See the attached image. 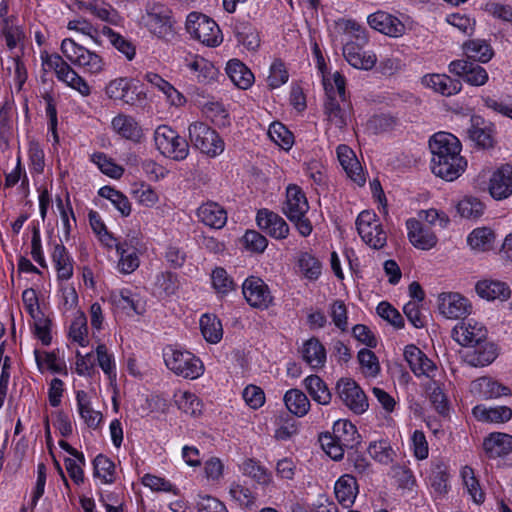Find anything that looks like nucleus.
<instances>
[{
  "instance_id": "1",
  "label": "nucleus",
  "mask_w": 512,
  "mask_h": 512,
  "mask_svg": "<svg viewBox=\"0 0 512 512\" xmlns=\"http://www.w3.org/2000/svg\"><path fill=\"white\" fill-rule=\"evenodd\" d=\"M308 210L309 204L305 193L299 186L289 185L282 211L303 237L309 236L313 230L311 221L306 217Z\"/></svg>"
},
{
  "instance_id": "2",
  "label": "nucleus",
  "mask_w": 512,
  "mask_h": 512,
  "mask_svg": "<svg viewBox=\"0 0 512 512\" xmlns=\"http://www.w3.org/2000/svg\"><path fill=\"white\" fill-rule=\"evenodd\" d=\"M145 27L157 38L171 42L176 37L171 11L161 4L148 6L142 17Z\"/></svg>"
},
{
  "instance_id": "3",
  "label": "nucleus",
  "mask_w": 512,
  "mask_h": 512,
  "mask_svg": "<svg viewBox=\"0 0 512 512\" xmlns=\"http://www.w3.org/2000/svg\"><path fill=\"white\" fill-rule=\"evenodd\" d=\"M154 141L160 153L176 161L187 158L189 144L168 125H160L154 132Z\"/></svg>"
},
{
  "instance_id": "4",
  "label": "nucleus",
  "mask_w": 512,
  "mask_h": 512,
  "mask_svg": "<svg viewBox=\"0 0 512 512\" xmlns=\"http://www.w3.org/2000/svg\"><path fill=\"white\" fill-rule=\"evenodd\" d=\"M351 29L355 31V40H350L343 46V56L354 68L363 70L372 69L377 58L375 54L363 51V47L368 42L365 30L356 23L351 24Z\"/></svg>"
},
{
  "instance_id": "5",
  "label": "nucleus",
  "mask_w": 512,
  "mask_h": 512,
  "mask_svg": "<svg viewBox=\"0 0 512 512\" xmlns=\"http://www.w3.org/2000/svg\"><path fill=\"white\" fill-rule=\"evenodd\" d=\"M164 361L168 369L186 379L199 378L204 372L201 360L187 351L170 348L164 352Z\"/></svg>"
},
{
  "instance_id": "6",
  "label": "nucleus",
  "mask_w": 512,
  "mask_h": 512,
  "mask_svg": "<svg viewBox=\"0 0 512 512\" xmlns=\"http://www.w3.org/2000/svg\"><path fill=\"white\" fill-rule=\"evenodd\" d=\"M61 51L72 64L82 67L91 74L100 73L104 68V61L101 56L77 44L71 38L62 41Z\"/></svg>"
},
{
  "instance_id": "7",
  "label": "nucleus",
  "mask_w": 512,
  "mask_h": 512,
  "mask_svg": "<svg viewBox=\"0 0 512 512\" xmlns=\"http://www.w3.org/2000/svg\"><path fill=\"white\" fill-rule=\"evenodd\" d=\"M186 30L193 38L209 47L217 46L222 41L219 26L201 13L192 12L188 15Z\"/></svg>"
},
{
  "instance_id": "8",
  "label": "nucleus",
  "mask_w": 512,
  "mask_h": 512,
  "mask_svg": "<svg viewBox=\"0 0 512 512\" xmlns=\"http://www.w3.org/2000/svg\"><path fill=\"white\" fill-rule=\"evenodd\" d=\"M189 140L194 148L211 157L217 156L224 150V142L218 133L203 122L190 124Z\"/></svg>"
},
{
  "instance_id": "9",
  "label": "nucleus",
  "mask_w": 512,
  "mask_h": 512,
  "mask_svg": "<svg viewBox=\"0 0 512 512\" xmlns=\"http://www.w3.org/2000/svg\"><path fill=\"white\" fill-rule=\"evenodd\" d=\"M356 229L361 239L371 248L382 249L387 242V235L382 224L373 211L364 210L356 219Z\"/></svg>"
},
{
  "instance_id": "10",
  "label": "nucleus",
  "mask_w": 512,
  "mask_h": 512,
  "mask_svg": "<svg viewBox=\"0 0 512 512\" xmlns=\"http://www.w3.org/2000/svg\"><path fill=\"white\" fill-rule=\"evenodd\" d=\"M336 394L343 404L355 414H363L369 407L366 394L351 378H340L337 381Z\"/></svg>"
},
{
  "instance_id": "11",
  "label": "nucleus",
  "mask_w": 512,
  "mask_h": 512,
  "mask_svg": "<svg viewBox=\"0 0 512 512\" xmlns=\"http://www.w3.org/2000/svg\"><path fill=\"white\" fill-rule=\"evenodd\" d=\"M242 293L247 303L253 308L264 310L273 302L268 285L256 276H250L243 282Z\"/></svg>"
},
{
  "instance_id": "12",
  "label": "nucleus",
  "mask_w": 512,
  "mask_h": 512,
  "mask_svg": "<svg viewBox=\"0 0 512 512\" xmlns=\"http://www.w3.org/2000/svg\"><path fill=\"white\" fill-rule=\"evenodd\" d=\"M324 85L327 96L324 103V112L327 116V120L337 128L343 130L350 121L352 107L350 103L347 102H343L341 106L333 96L334 87L331 85L329 88L326 83H324Z\"/></svg>"
},
{
  "instance_id": "13",
  "label": "nucleus",
  "mask_w": 512,
  "mask_h": 512,
  "mask_svg": "<svg viewBox=\"0 0 512 512\" xmlns=\"http://www.w3.org/2000/svg\"><path fill=\"white\" fill-rule=\"evenodd\" d=\"M461 358L471 367H484L491 364L497 357L494 343L484 340L460 351Z\"/></svg>"
},
{
  "instance_id": "14",
  "label": "nucleus",
  "mask_w": 512,
  "mask_h": 512,
  "mask_svg": "<svg viewBox=\"0 0 512 512\" xmlns=\"http://www.w3.org/2000/svg\"><path fill=\"white\" fill-rule=\"evenodd\" d=\"M432 159L441 163L442 159L451 156H461V143L459 139L447 132L434 134L429 141Z\"/></svg>"
},
{
  "instance_id": "15",
  "label": "nucleus",
  "mask_w": 512,
  "mask_h": 512,
  "mask_svg": "<svg viewBox=\"0 0 512 512\" xmlns=\"http://www.w3.org/2000/svg\"><path fill=\"white\" fill-rule=\"evenodd\" d=\"M438 309L446 318L458 319L469 315L472 307L468 299L459 293H443L439 295Z\"/></svg>"
},
{
  "instance_id": "16",
  "label": "nucleus",
  "mask_w": 512,
  "mask_h": 512,
  "mask_svg": "<svg viewBox=\"0 0 512 512\" xmlns=\"http://www.w3.org/2000/svg\"><path fill=\"white\" fill-rule=\"evenodd\" d=\"M449 71L474 86L484 85L488 80L486 70L477 63L469 60H455L449 64Z\"/></svg>"
},
{
  "instance_id": "17",
  "label": "nucleus",
  "mask_w": 512,
  "mask_h": 512,
  "mask_svg": "<svg viewBox=\"0 0 512 512\" xmlns=\"http://www.w3.org/2000/svg\"><path fill=\"white\" fill-rule=\"evenodd\" d=\"M256 221L261 230L275 239H285L289 234V226L286 221L268 209H260L257 212Z\"/></svg>"
},
{
  "instance_id": "18",
  "label": "nucleus",
  "mask_w": 512,
  "mask_h": 512,
  "mask_svg": "<svg viewBox=\"0 0 512 512\" xmlns=\"http://www.w3.org/2000/svg\"><path fill=\"white\" fill-rule=\"evenodd\" d=\"M367 21L371 28L390 37H399L405 32V25L397 17L383 11L369 15Z\"/></svg>"
},
{
  "instance_id": "19",
  "label": "nucleus",
  "mask_w": 512,
  "mask_h": 512,
  "mask_svg": "<svg viewBox=\"0 0 512 512\" xmlns=\"http://www.w3.org/2000/svg\"><path fill=\"white\" fill-rule=\"evenodd\" d=\"M452 338L467 348L487 340V330L479 323L462 322L453 328Z\"/></svg>"
},
{
  "instance_id": "20",
  "label": "nucleus",
  "mask_w": 512,
  "mask_h": 512,
  "mask_svg": "<svg viewBox=\"0 0 512 512\" xmlns=\"http://www.w3.org/2000/svg\"><path fill=\"white\" fill-rule=\"evenodd\" d=\"M466 167L467 161L463 156L445 157L441 163L437 159H431L432 172L446 181H454L460 177Z\"/></svg>"
},
{
  "instance_id": "21",
  "label": "nucleus",
  "mask_w": 512,
  "mask_h": 512,
  "mask_svg": "<svg viewBox=\"0 0 512 512\" xmlns=\"http://www.w3.org/2000/svg\"><path fill=\"white\" fill-rule=\"evenodd\" d=\"M489 192L496 200L506 199L512 195V165L505 164L493 173Z\"/></svg>"
},
{
  "instance_id": "22",
  "label": "nucleus",
  "mask_w": 512,
  "mask_h": 512,
  "mask_svg": "<svg viewBox=\"0 0 512 512\" xmlns=\"http://www.w3.org/2000/svg\"><path fill=\"white\" fill-rule=\"evenodd\" d=\"M408 238L411 244L421 250H429L437 243L436 235L419 220H407Z\"/></svg>"
},
{
  "instance_id": "23",
  "label": "nucleus",
  "mask_w": 512,
  "mask_h": 512,
  "mask_svg": "<svg viewBox=\"0 0 512 512\" xmlns=\"http://www.w3.org/2000/svg\"><path fill=\"white\" fill-rule=\"evenodd\" d=\"M404 357L416 376H430L431 372L436 369L434 362L415 345L411 344L405 347Z\"/></svg>"
},
{
  "instance_id": "24",
  "label": "nucleus",
  "mask_w": 512,
  "mask_h": 512,
  "mask_svg": "<svg viewBox=\"0 0 512 512\" xmlns=\"http://www.w3.org/2000/svg\"><path fill=\"white\" fill-rule=\"evenodd\" d=\"M199 220L211 228L220 229L227 222L226 210L217 202L208 201L197 210Z\"/></svg>"
},
{
  "instance_id": "25",
  "label": "nucleus",
  "mask_w": 512,
  "mask_h": 512,
  "mask_svg": "<svg viewBox=\"0 0 512 512\" xmlns=\"http://www.w3.org/2000/svg\"><path fill=\"white\" fill-rule=\"evenodd\" d=\"M331 435L347 449H357L361 444V435L356 426L348 420H337L333 425Z\"/></svg>"
},
{
  "instance_id": "26",
  "label": "nucleus",
  "mask_w": 512,
  "mask_h": 512,
  "mask_svg": "<svg viewBox=\"0 0 512 512\" xmlns=\"http://www.w3.org/2000/svg\"><path fill=\"white\" fill-rule=\"evenodd\" d=\"M113 130L122 138L139 143L143 137V130L138 122L129 115L119 114L112 120Z\"/></svg>"
},
{
  "instance_id": "27",
  "label": "nucleus",
  "mask_w": 512,
  "mask_h": 512,
  "mask_svg": "<svg viewBox=\"0 0 512 512\" xmlns=\"http://www.w3.org/2000/svg\"><path fill=\"white\" fill-rule=\"evenodd\" d=\"M484 451L489 458H498L512 452V436L506 433H491L483 442Z\"/></svg>"
},
{
  "instance_id": "28",
  "label": "nucleus",
  "mask_w": 512,
  "mask_h": 512,
  "mask_svg": "<svg viewBox=\"0 0 512 512\" xmlns=\"http://www.w3.org/2000/svg\"><path fill=\"white\" fill-rule=\"evenodd\" d=\"M477 294L488 301L507 300L511 295L509 286L499 280L484 279L478 281L475 286Z\"/></svg>"
},
{
  "instance_id": "29",
  "label": "nucleus",
  "mask_w": 512,
  "mask_h": 512,
  "mask_svg": "<svg viewBox=\"0 0 512 512\" xmlns=\"http://www.w3.org/2000/svg\"><path fill=\"white\" fill-rule=\"evenodd\" d=\"M334 491L338 502L344 507H350L358 493L357 481L352 475L345 474L336 481Z\"/></svg>"
},
{
  "instance_id": "30",
  "label": "nucleus",
  "mask_w": 512,
  "mask_h": 512,
  "mask_svg": "<svg viewBox=\"0 0 512 512\" xmlns=\"http://www.w3.org/2000/svg\"><path fill=\"white\" fill-rule=\"evenodd\" d=\"M423 83L444 96H451L461 90V82L445 74H432L424 76Z\"/></svg>"
},
{
  "instance_id": "31",
  "label": "nucleus",
  "mask_w": 512,
  "mask_h": 512,
  "mask_svg": "<svg viewBox=\"0 0 512 512\" xmlns=\"http://www.w3.org/2000/svg\"><path fill=\"white\" fill-rule=\"evenodd\" d=\"M471 391L484 399L497 398L508 395L510 389L488 377H481L472 382Z\"/></svg>"
},
{
  "instance_id": "32",
  "label": "nucleus",
  "mask_w": 512,
  "mask_h": 512,
  "mask_svg": "<svg viewBox=\"0 0 512 512\" xmlns=\"http://www.w3.org/2000/svg\"><path fill=\"white\" fill-rule=\"evenodd\" d=\"M226 73L231 81L243 90L248 89L254 82L251 70L238 59H232L227 63Z\"/></svg>"
},
{
  "instance_id": "33",
  "label": "nucleus",
  "mask_w": 512,
  "mask_h": 512,
  "mask_svg": "<svg viewBox=\"0 0 512 512\" xmlns=\"http://www.w3.org/2000/svg\"><path fill=\"white\" fill-rule=\"evenodd\" d=\"M304 387L311 398L320 405H328L332 399V393L326 383L318 375H310L303 381Z\"/></svg>"
},
{
  "instance_id": "34",
  "label": "nucleus",
  "mask_w": 512,
  "mask_h": 512,
  "mask_svg": "<svg viewBox=\"0 0 512 512\" xmlns=\"http://www.w3.org/2000/svg\"><path fill=\"white\" fill-rule=\"evenodd\" d=\"M463 49L467 55V60L473 62L486 63L491 60L494 51L487 41L482 39H473L463 44Z\"/></svg>"
},
{
  "instance_id": "35",
  "label": "nucleus",
  "mask_w": 512,
  "mask_h": 512,
  "mask_svg": "<svg viewBox=\"0 0 512 512\" xmlns=\"http://www.w3.org/2000/svg\"><path fill=\"white\" fill-rule=\"evenodd\" d=\"M302 357L312 368H321L326 361V350L318 339L311 338L303 345Z\"/></svg>"
},
{
  "instance_id": "36",
  "label": "nucleus",
  "mask_w": 512,
  "mask_h": 512,
  "mask_svg": "<svg viewBox=\"0 0 512 512\" xmlns=\"http://www.w3.org/2000/svg\"><path fill=\"white\" fill-rule=\"evenodd\" d=\"M52 260L57 270L59 280H68L73 276V259L62 244H56L52 253Z\"/></svg>"
},
{
  "instance_id": "37",
  "label": "nucleus",
  "mask_w": 512,
  "mask_h": 512,
  "mask_svg": "<svg viewBox=\"0 0 512 512\" xmlns=\"http://www.w3.org/2000/svg\"><path fill=\"white\" fill-rule=\"evenodd\" d=\"M284 403L287 409L297 417L305 416L310 410V401L299 389H290L284 395Z\"/></svg>"
},
{
  "instance_id": "38",
  "label": "nucleus",
  "mask_w": 512,
  "mask_h": 512,
  "mask_svg": "<svg viewBox=\"0 0 512 512\" xmlns=\"http://www.w3.org/2000/svg\"><path fill=\"white\" fill-rule=\"evenodd\" d=\"M473 415L481 421L503 423L511 419L512 409L507 406L486 408L477 405L473 408Z\"/></svg>"
},
{
  "instance_id": "39",
  "label": "nucleus",
  "mask_w": 512,
  "mask_h": 512,
  "mask_svg": "<svg viewBox=\"0 0 512 512\" xmlns=\"http://www.w3.org/2000/svg\"><path fill=\"white\" fill-rule=\"evenodd\" d=\"M200 329L203 337L209 343H218L223 336L221 321L215 315L204 314L200 318Z\"/></svg>"
},
{
  "instance_id": "40",
  "label": "nucleus",
  "mask_w": 512,
  "mask_h": 512,
  "mask_svg": "<svg viewBox=\"0 0 512 512\" xmlns=\"http://www.w3.org/2000/svg\"><path fill=\"white\" fill-rule=\"evenodd\" d=\"M76 400L78 404L79 413L90 428H97L102 420V414L99 411H95L90 406L87 393L80 390L76 394Z\"/></svg>"
},
{
  "instance_id": "41",
  "label": "nucleus",
  "mask_w": 512,
  "mask_h": 512,
  "mask_svg": "<svg viewBox=\"0 0 512 512\" xmlns=\"http://www.w3.org/2000/svg\"><path fill=\"white\" fill-rule=\"evenodd\" d=\"M469 138L482 149H490L495 145L494 130L491 127H479L478 122L472 123L468 129Z\"/></svg>"
},
{
  "instance_id": "42",
  "label": "nucleus",
  "mask_w": 512,
  "mask_h": 512,
  "mask_svg": "<svg viewBox=\"0 0 512 512\" xmlns=\"http://www.w3.org/2000/svg\"><path fill=\"white\" fill-rule=\"evenodd\" d=\"M462 218L477 219L483 215L485 205L476 197L465 196L456 206Z\"/></svg>"
},
{
  "instance_id": "43",
  "label": "nucleus",
  "mask_w": 512,
  "mask_h": 512,
  "mask_svg": "<svg viewBox=\"0 0 512 512\" xmlns=\"http://www.w3.org/2000/svg\"><path fill=\"white\" fill-rule=\"evenodd\" d=\"M495 239L494 232L487 227L474 229L468 236V243L473 249L486 251L492 248Z\"/></svg>"
},
{
  "instance_id": "44",
  "label": "nucleus",
  "mask_w": 512,
  "mask_h": 512,
  "mask_svg": "<svg viewBox=\"0 0 512 512\" xmlns=\"http://www.w3.org/2000/svg\"><path fill=\"white\" fill-rule=\"evenodd\" d=\"M93 474L102 479L104 483H113L115 474L114 463L103 454H99L93 460Z\"/></svg>"
},
{
  "instance_id": "45",
  "label": "nucleus",
  "mask_w": 512,
  "mask_h": 512,
  "mask_svg": "<svg viewBox=\"0 0 512 512\" xmlns=\"http://www.w3.org/2000/svg\"><path fill=\"white\" fill-rule=\"evenodd\" d=\"M273 142L285 150H289L294 143L293 134L280 122H273L268 130Z\"/></svg>"
},
{
  "instance_id": "46",
  "label": "nucleus",
  "mask_w": 512,
  "mask_h": 512,
  "mask_svg": "<svg viewBox=\"0 0 512 512\" xmlns=\"http://www.w3.org/2000/svg\"><path fill=\"white\" fill-rule=\"evenodd\" d=\"M299 267L303 275L309 280H317L321 275V262L308 252H302L299 256Z\"/></svg>"
},
{
  "instance_id": "47",
  "label": "nucleus",
  "mask_w": 512,
  "mask_h": 512,
  "mask_svg": "<svg viewBox=\"0 0 512 512\" xmlns=\"http://www.w3.org/2000/svg\"><path fill=\"white\" fill-rule=\"evenodd\" d=\"M145 79L152 85L158 87L171 101L172 104H181L183 96L166 80L155 73H147Z\"/></svg>"
},
{
  "instance_id": "48",
  "label": "nucleus",
  "mask_w": 512,
  "mask_h": 512,
  "mask_svg": "<svg viewBox=\"0 0 512 512\" xmlns=\"http://www.w3.org/2000/svg\"><path fill=\"white\" fill-rule=\"evenodd\" d=\"M319 441L324 452L334 461H340L344 456V451L347 449L339 443L331 433L326 432L319 436Z\"/></svg>"
},
{
  "instance_id": "49",
  "label": "nucleus",
  "mask_w": 512,
  "mask_h": 512,
  "mask_svg": "<svg viewBox=\"0 0 512 512\" xmlns=\"http://www.w3.org/2000/svg\"><path fill=\"white\" fill-rule=\"evenodd\" d=\"M125 245L126 243H118L115 244V247L117 253L120 255L118 262L119 270L122 273L129 274L139 267V258L135 252L128 253L124 248Z\"/></svg>"
},
{
  "instance_id": "50",
  "label": "nucleus",
  "mask_w": 512,
  "mask_h": 512,
  "mask_svg": "<svg viewBox=\"0 0 512 512\" xmlns=\"http://www.w3.org/2000/svg\"><path fill=\"white\" fill-rule=\"evenodd\" d=\"M449 474L444 463L438 462L433 465L430 475V483L435 492L442 494L447 492Z\"/></svg>"
},
{
  "instance_id": "51",
  "label": "nucleus",
  "mask_w": 512,
  "mask_h": 512,
  "mask_svg": "<svg viewBox=\"0 0 512 512\" xmlns=\"http://www.w3.org/2000/svg\"><path fill=\"white\" fill-rule=\"evenodd\" d=\"M212 284L217 293L225 295L235 290L236 284L225 269L217 267L212 272Z\"/></svg>"
},
{
  "instance_id": "52",
  "label": "nucleus",
  "mask_w": 512,
  "mask_h": 512,
  "mask_svg": "<svg viewBox=\"0 0 512 512\" xmlns=\"http://www.w3.org/2000/svg\"><path fill=\"white\" fill-rule=\"evenodd\" d=\"M92 161L99 167V169L111 178L118 179L123 173L124 169L115 164L104 153H95L92 156Z\"/></svg>"
},
{
  "instance_id": "53",
  "label": "nucleus",
  "mask_w": 512,
  "mask_h": 512,
  "mask_svg": "<svg viewBox=\"0 0 512 512\" xmlns=\"http://www.w3.org/2000/svg\"><path fill=\"white\" fill-rule=\"evenodd\" d=\"M178 408L190 415H198L201 413L202 403L198 397L191 392H183L175 400Z\"/></svg>"
},
{
  "instance_id": "54",
  "label": "nucleus",
  "mask_w": 512,
  "mask_h": 512,
  "mask_svg": "<svg viewBox=\"0 0 512 512\" xmlns=\"http://www.w3.org/2000/svg\"><path fill=\"white\" fill-rule=\"evenodd\" d=\"M243 472L259 484L267 485L270 482V474L258 462L253 459H247L243 463Z\"/></svg>"
},
{
  "instance_id": "55",
  "label": "nucleus",
  "mask_w": 512,
  "mask_h": 512,
  "mask_svg": "<svg viewBox=\"0 0 512 512\" xmlns=\"http://www.w3.org/2000/svg\"><path fill=\"white\" fill-rule=\"evenodd\" d=\"M377 314L397 329L404 327L402 315L390 303L382 301L377 306Z\"/></svg>"
},
{
  "instance_id": "56",
  "label": "nucleus",
  "mask_w": 512,
  "mask_h": 512,
  "mask_svg": "<svg viewBox=\"0 0 512 512\" xmlns=\"http://www.w3.org/2000/svg\"><path fill=\"white\" fill-rule=\"evenodd\" d=\"M368 453L380 463L388 464L393 461L394 451L385 441L370 443Z\"/></svg>"
},
{
  "instance_id": "57",
  "label": "nucleus",
  "mask_w": 512,
  "mask_h": 512,
  "mask_svg": "<svg viewBox=\"0 0 512 512\" xmlns=\"http://www.w3.org/2000/svg\"><path fill=\"white\" fill-rule=\"evenodd\" d=\"M288 77L284 63L280 59H276L270 67V74L267 78L269 87L271 89L280 87L288 81Z\"/></svg>"
},
{
  "instance_id": "58",
  "label": "nucleus",
  "mask_w": 512,
  "mask_h": 512,
  "mask_svg": "<svg viewBox=\"0 0 512 512\" xmlns=\"http://www.w3.org/2000/svg\"><path fill=\"white\" fill-rule=\"evenodd\" d=\"M236 38L239 43L248 50L256 51L260 46V38L256 30L249 26H243L236 29Z\"/></svg>"
},
{
  "instance_id": "59",
  "label": "nucleus",
  "mask_w": 512,
  "mask_h": 512,
  "mask_svg": "<svg viewBox=\"0 0 512 512\" xmlns=\"http://www.w3.org/2000/svg\"><path fill=\"white\" fill-rule=\"evenodd\" d=\"M132 79L120 77L111 80L106 86V94L110 99H118L124 96V93L132 89Z\"/></svg>"
},
{
  "instance_id": "60",
  "label": "nucleus",
  "mask_w": 512,
  "mask_h": 512,
  "mask_svg": "<svg viewBox=\"0 0 512 512\" xmlns=\"http://www.w3.org/2000/svg\"><path fill=\"white\" fill-rule=\"evenodd\" d=\"M87 332V319L84 314H80L71 323L69 337L79 345L85 346L87 343L85 339Z\"/></svg>"
},
{
  "instance_id": "61",
  "label": "nucleus",
  "mask_w": 512,
  "mask_h": 512,
  "mask_svg": "<svg viewBox=\"0 0 512 512\" xmlns=\"http://www.w3.org/2000/svg\"><path fill=\"white\" fill-rule=\"evenodd\" d=\"M360 365L366 369V374L375 377L380 372V365L375 353L369 349L363 348L358 352Z\"/></svg>"
},
{
  "instance_id": "62",
  "label": "nucleus",
  "mask_w": 512,
  "mask_h": 512,
  "mask_svg": "<svg viewBox=\"0 0 512 512\" xmlns=\"http://www.w3.org/2000/svg\"><path fill=\"white\" fill-rule=\"evenodd\" d=\"M243 241L246 249L257 253H262L268 244L265 236L255 230H248L243 236Z\"/></svg>"
},
{
  "instance_id": "63",
  "label": "nucleus",
  "mask_w": 512,
  "mask_h": 512,
  "mask_svg": "<svg viewBox=\"0 0 512 512\" xmlns=\"http://www.w3.org/2000/svg\"><path fill=\"white\" fill-rule=\"evenodd\" d=\"M245 402L253 409L260 408L265 402L263 390L255 385H249L243 390Z\"/></svg>"
},
{
  "instance_id": "64",
  "label": "nucleus",
  "mask_w": 512,
  "mask_h": 512,
  "mask_svg": "<svg viewBox=\"0 0 512 512\" xmlns=\"http://www.w3.org/2000/svg\"><path fill=\"white\" fill-rule=\"evenodd\" d=\"M197 507L199 512H228L221 501L209 495L200 497Z\"/></svg>"
}]
</instances>
